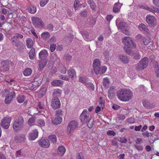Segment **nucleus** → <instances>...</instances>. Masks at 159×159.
I'll list each match as a JSON object with an SVG mask.
<instances>
[{
    "instance_id": "obj_1",
    "label": "nucleus",
    "mask_w": 159,
    "mask_h": 159,
    "mask_svg": "<svg viewBox=\"0 0 159 159\" xmlns=\"http://www.w3.org/2000/svg\"><path fill=\"white\" fill-rule=\"evenodd\" d=\"M117 96L118 99L120 101L128 102L132 99L133 93L129 89H122L118 91Z\"/></svg>"
},
{
    "instance_id": "obj_2",
    "label": "nucleus",
    "mask_w": 159,
    "mask_h": 159,
    "mask_svg": "<svg viewBox=\"0 0 159 159\" xmlns=\"http://www.w3.org/2000/svg\"><path fill=\"white\" fill-rule=\"evenodd\" d=\"M24 119L22 116H19L16 117L12 125L14 131L16 132L22 129L23 127Z\"/></svg>"
},
{
    "instance_id": "obj_3",
    "label": "nucleus",
    "mask_w": 159,
    "mask_h": 159,
    "mask_svg": "<svg viewBox=\"0 0 159 159\" xmlns=\"http://www.w3.org/2000/svg\"><path fill=\"white\" fill-rule=\"evenodd\" d=\"M23 37L22 35L17 34L14 36L11 39L13 43L16 47L17 48V50L18 51H20V49L21 48L22 44L19 39L22 38Z\"/></svg>"
},
{
    "instance_id": "obj_4",
    "label": "nucleus",
    "mask_w": 159,
    "mask_h": 159,
    "mask_svg": "<svg viewBox=\"0 0 159 159\" xmlns=\"http://www.w3.org/2000/svg\"><path fill=\"white\" fill-rule=\"evenodd\" d=\"M148 59L147 57L142 59L136 66V70L138 71L144 69L148 66Z\"/></svg>"
},
{
    "instance_id": "obj_5",
    "label": "nucleus",
    "mask_w": 159,
    "mask_h": 159,
    "mask_svg": "<svg viewBox=\"0 0 159 159\" xmlns=\"http://www.w3.org/2000/svg\"><path fill=\"white\" fill-rule=\"evenodd\" d=\"M11 120V117L9 116H6L2 119L0 125L2 128L7 129L10 126Z\"/></svg>"
},
{
    "instance_id": "obj_6",
    "label": "nucleus",
    "mask_w": 159,
    "mask_h": 159,
    "mask_svg": "<svg viewBox=\"0 0 159 159\" xmlns=\"http://www.w3.org/2000/svg\"><path fill=\"white\" fill-rule=\"evenodd\" d=\"M31 20L35 27L41 29L44 28V24L40 18L38 17H32Z\"/></svg>"
},
{
    "instance_id": "obj_7",
    "label": "nucleus",
    "mask_w": 159,
    "mask_h": 159,
    "mask_svg": "<svg viewBox=\"0 0 159 159\" xmlns=\"http://www.w3.org/2000/svg\"><path fill=\"white\" fill-rule=\"evenodd\" d=\"M122 42L124 44V46L127 45V46H129L130 47H132L134 48H136V46L135 43L129 37H125L122 39Z\"/></svg>"
},
{
    "instance_id": "obj_8",
    "label": "nucleus",
    "mask_w": 159,
    "mask_h": 159,
    "mask_svg": "<svg viewBox=\"0 0 159 159\" xmlns=\"http://www.w3.org/2000/svg\"><path fill=\"white\" fill-rule=\"evenodd\" d=\"M90 116L89 113L86 109L83 110L80 116V119L81 122L84 124L88 120Z\"/></svg>"
},
{
    "instance_id": "obj_9",
    "label": "nucleus",
    "mask_w": 159,
    "mask_h": 159,
    "mask_svg": "<svg viewBox=\"0 0 159 159\" xmlns=\"http://www.w3.org/2000/svg\"><path fill=\"white\" fill-rule=\"evenodd\" d=\"M93 66L95 74L96 75L98 74L99 69L101 66V63L100 60L97 58L95 59L93 61Z\"/></svg>"
},
{
    "instance_id": "obj_10",
    "label": "nucleus",
    "mask_w": 159,
    "mask_h": 159,
    "mask_svg": "<svg viewBox=\"0 0 159 159\" xmlns=\"http://www.w3.org/2000/svg\"><path fill=\"white\" fill-rule=\"evenodd\" d=\"M146 20L147 23L153 27H154L157 25L156 20L153 16L147 15L146 18Z\"/></svg>"
},
{
    "instance_id": "obj_11",
    "label": "nucleus",
    "mask_w": 159,
    "mask_h": 159,
    "mask_svg": "<svg viewBox=\"0 0 159 159\" xmlns=\"http://www.w3.org/2000/svg\"><path fill=\"white\" fill-rule=\"evenodd\" d=\"M51 105L52 107L55 109H58L60 107V102L57 97H55L52 98Z\"/></svg>"
},
{
    "instance_id": "obj_12",
    "label": "nucleus",
    "mask_w": 159,
    "mask_h": 159,
    "mask_svg": "<svg viewBox=\"0 0 159 159\" xmlns=\"http://www.w3.org/2000/svg\"><path fill=\"white\" fill-rule=\"evenodd\" d=\"M78 127V124L75 121H71L68 124L67 127V132L69 134L75 130Z\"/></svg>"
},
{
    "instance_id": "obj_13",
    "label": "nucleus",
    "mask_w": 159,
    "mask_h": 159,
    "mask_svg": "<svg viewBox=\"0 0 159 159\" xmlns=\"http://www.w3.org/2000/svg\"><path fill=\"white\" fill-rule=\"evenodd\" d=\"M41 81L38 78L34 79V80L28 84V87L30 89H34L39 86Z\"/></svg>"
},
{
    "instance_id": "obj_14",
    "label": "nucleus",
    "mask_w": 159,
    "mask_h": 159,
    "mask_svg": "<svg viewBox=\"0 0 159 159\" xmlns=\"http://www.w3.org/2000/svg\"><path fill=\"white\" fill-rule=\"evenodd\" d=\"M116 25L120 30L126 35H129V33L126 28V23L123 22H120L119 23L118 25Z\"/></svg>"
},
{
    "instance_id": "obj_15",
    "label": "nucleus",
    "mask_w": 159,
    "mask_h": 159,
    "mask_svg": "<svg viewBox=\"0 0 159 159\" xmlns=\"http://www.w3.org/2000/svg\"><path fill=\"white\" fill-rule=\"evenodd\" d=\"M38 143L39 146L44 148H48L50 145V142L47 139H41L38 141Z\"/></svg>"
},
{
    "instance_id": "obj_16",
    "label": "nucleus",
    "mask_w": 159,
    "mask_h": 159,
    "mask_svg": "<svg viewBox=\"0 0 159 159\" xmlns=\"http://www.w3.org/2000/svg\"><path fill=\"white\" fill-rule=\"evenodd\" d=\"M116 90V87L112 86L108 90V96L110 99H112L115 96V91Z\"/></svg>"
},
{
    "instance_id": "obj_17",
    "label": "nucleus",
    "mask_w": 159,
    "mask_h": 159,
    "mask_svg": "<svg viewBox=\"0 0 159 159\" xmlns=\"http://www.w3.org/2000/svg\"><path fill=\"white\" fill-rule=\"evenodd\" d=\"M12 63V62L9 61H2L1 63L2 68L4 71H7L9 69L10 65Z\"/></svg>"
},
{
    "instance_id": "obj_18",
    "label": "nucleus",
    "mask_w": 159,
    "mask_h": 159,
    "mask_svg": "<svg viewBox=\"0 0 159 159\" xmlns=\"http://www.w3.org/2000/svg\"><path fill=\"white\" fill-rule=\"evenodd\" d=\"M38 135V132L37 130L36 129H34L29 134V139L30 140H34L37 138Z\"/></svg>"
},
{
    "instance_id": "obj_19",
    "label": "nucleus",
    "mask_w": 159,
    "mask_h": 159,
    "mask_svg": "<svg viewBox=\"0 0 159 159\" xmlns=\"http://www.w3.org/2000/svg\"><path fill=\"white\" fill-rule=\"evenodd\" d=\"M118 59L124 64L127 63L129 61V59L126 55L120 54L118 56Z\"/></svg>"
},
{
    "instance_id": "obj_20",
    "label": "nucleus",
    "mask_w": 159,
    "mask_h": 159,
    "mask_svg": "<svg viewBox=\"0 0 159 159\" xmlns=\"http://www.w3.org/2000/svg\"><path fill=\"white\" fill-rule=\"evenodd\" d=\"M15 93L14 91L10 92V95L6 97L5 99V102L6 104H9L10 103L12 100V98L15 97Z\"/></svg>"
},
{
    "instance_id": "obj_21",
    "label": "nucleus",
    "mask_w": 159,
    "mask_h": 159,
    "mask_svg": "<svg viewBox=\"0 0 159 159\" xmlns=\"http://www.w3.org/2000/svg\"><path fill=\"white\" fill-rule=\"evenodd\" d=\"M67 72L70 78L75 79L76 77V72L74 69L72 68H70L67 70Z\"/></svg>"
},
{
    "instance_id": "obj_22",
    "label": "nucleus",
    "mask_w": 159,
    "mask_h": 159,
    "mask_svg": "<svg viewBox=\"0 0 159 159\" xmlns=\"http://www.w3.org/2000/svg\"><path fill=\"white\" fill-rule=\"evenodd\" d=\"M48 52L45 49L42 50L40 51L39 54V59L41 60L45 59L48 57Z\"/></svg>"
},
{
    "instance_id": "obj_23",
    "label": "nucleus",
    "mask_w": 159,
    "mask_h": 159,
    "mask_svg": "<svg viewBox=\"0 0 159 159\" xmlns=\"http://www.w3.org/2000/svg\"><path fill=\"white\" fill-rule=\"evenodd\" d=\"M63 83L62 80H55L51 82V84L53 86H61L63 85Z\"/></svg>"
},
{
    "instance_id": "obj_24",
    "label": "nucleus",
    "mask_w": 159,
    "mask_h": 159,
    "mask_svg": "<svg viewBox=\"0 0 159 159\" xmlns=\"http://www.w3.org/2000/svg\"><path fill=\"white\" fill-rule=\"evenodd\" d=\"M62 119L60 116H57L52 120V123L54 125H58L62 121Z\"/></svg>"
},
{
    "instance_id": "obj_25",
    "label": "nucleus",
    "mask_w": 159,
    "mask_h": 159,
    "mask_svg": "<svg viewBox=\"0 0 159 159\" xmlns=\"http://www.w3.org/2000/svg\"><path fill=\"white\" fill-rule=\"evenodd\" d=\"M66 151L65 148L62 146H61L58 147L57 149L58 154L61 156L63 155Z\"/></svg>"
},
{
    "instance_id": "obj_26",
    "label": "nucleus",
    "mask_w": 159,
    "mask_h": 159,
    "mask_svg": "<svg viewBox=\"0 0 159 159\" xmlns=\"http://www.w3.org/2000/svg\"><path fill=\"white\" fill-rule=\"evenodd\" d=\"M143 103L144 107L147 108H151L154 107L153 104L147 100L143 101Z\"/></svg>"
},
{
    "instance_id": "obj_27",
    "label": "nucleus",
    "mask_w": 159,
    "mask_h": 159,
    "mask_svg": "<svg viewBox=\"0 0 159 159\" xmlns=\"http://www.w3.org/2000/svg\"><path fill=\"white\" fill-rule=\"evenodd\" d=\"M26 45L28 48H31L33 45V41L31 39L28 38L26 39Z\"/></svg>"
},
{
    "instance_id": "obj_28",
    "label": "nucleus",
    "mask_w": 159,
    "mask_h": 159,
    "mask_svg": "<svg viewBox=\"0 0 159 159\" xmlns=\"http://www.w3.org/2000/svg\"><path fill=\"white\" fill-rule=\"evenodd\" d=\"M15 139L17 142H21L24 141L25 139V134H20L15 137Z\"/></svg>"
},
{
    "instance_id": "obj_29",
    "label": "nucleus",
    "mask_w": 159,
    "mask_h": 159,
    "mask_svg": "<svg viewBox=\"0 0 159 159\" xmlns=\"http://www.w3.org/2000/svg\"><path fill=\"white\" fill-rule=\"evenodd\" d=\"M28 12L31 14H34L36 12V7L35 6L31 5L27 8Z\"/></svg>"
},
{
    "instance_id": "obj_30",
    "label": "nucleus",
    "mask_w": 159,
    "mask_h": 159,
    "mask_svg": "<svg viewBox=\"0 0 159 159\" xmlns=\"http://www.w3.org/2000/svg\"><path fill=\"white\" fill-rule=\"evenodd\" d=\"M138 28L141 31H144L147 33L149 32L147 27L143 24H140L138 26Z\"/></svg>"
},
{
    "instance_id": "obj_31",
    "label": "nucleus",
    "mask_w": 159,
    "mask_h": 159,
    "mask_svg": "<svg viewBox=\"0 0 159 159\" xmlns=\"http://www.w3.org/2000/svg\"><path fill=\"white\" fill-rule=\"evenodd\" d=\"M16 99L19 103H22L25 99V97L23 95H19L17 97Z\"/></svg>"
},
{
    "instance_id": "obj_32",
    "label": "nucleus",
    "mask_w": 159,
    "mask_h": 159,
    "mask_svg": "<svg viewBox=\"0 0 159 159\" xmlns=\"http://www.w3.org/2000/svg\"><path fill=\"white\" fill-rule=\"evenodd\" d=\"M32 72V70L30 68H27L24 70L23 72V75L25 76H27L30 75Z\"/></svg>"
},
{
    "instance_id": "obj_33",
    "label": "nucleus",
    "mask_w": 159,
    "mask_h": 159,
    "mask_svg": "<svg viewBox=\"0 0 159 159\" xmlns=\"http://www.w3.org/2000/svg\"><path fill=\"white\" fill-rule=\"evenodd\" d=\"M120 5H119L118 2L114 4V6L113 8V11L114 12H117L119 11L120 7L122 5V4L119 3Z\"/></svg>"
},
{
    "instance_id": "obj_34",
    "label": "nucleus",
    "mask_w": 159,
    "mask_h": 159,
    "mask_svg": "<svg viewBox=\"0 0 159 159\" xmlns=\"http://www.w3.org/2000/svg\"><path fill=\"white\" fill-rule=\"evenodd\" d=\"M132 47H130L129 46H127L126 45L124 47V49L126 53L129 55H130L132 53Z\"/></svg>"
},
{
    "instance_id": "obj_35",
    "label": "nucleus",
    "mask_w": 159,
    "mask_h": 159,
    "mask_svg": "<svg viewBox=\"0 0 159 159\" xmlns=\"http://www.w3.org/2000/svg\"><path fill=\"white\" fill-rule=\"evenodd\" d=\"M62 93V91L59 89H55L53 90V95L54 96L60 97Z\"/></svg>"
},
{
    "instance_id": "obj_36",
    "label": "nucleus",
    "mask_w": 159,
    "mask_h": 159,
    "mask_svg": "<svg viewBox=\"0 0 159 159\" xmlns=\"http://www.w3.org/2000/svg\"><path fill=\"white\" fill-rule=\"evenodd\" d=\"M50 141L53 143H55L57 142V137L54 134H51L48 137Z\"/></svg>"
},
{
    "instance_id": "obj_37",
    "label": "nucleus",
    "mask_w": 159,
    "mask_h": 159,
    "mask_svg": "<svg viewBox=\"0 0 159 159\" xmlns=\"http://www.w3.org/2000/svg\"><path fill=\"white\" fill-rule=\"evenodd\" d=\"M35 49L34 48H31L30 51L29 52V57L30 59H34L35 55Z\"/></svg>"
},
{
    "instance_id": "obj_38",
    "label": "nucleus",
    "mask_w": 159,
    "mask_h": 159,
    "mask_svg": "<svg viewBox=\"0 0 159 159\" xmlns=\"http://www.w3.org/2000/svg\"><path fill=\"white\" fill-rule=\"evenodd\" d=\"M154 68L157 76L159 77V63L156 62L155 64Z\"/></svg>"
},
{
    "instance_id": "obj_39",
    "label": "nucleus",
    "mask_w": 159,
    "mask_h": 159,
    "mask_svg": "<svg viewBox=\"0 0 159 159\" xmlns=\"http://www.w3.org/2000/svg\"><path fill=\"white\" fill-rule=\"evenodd\" d=\"M85 85L89 89V90L92 91H93L94 89V86L93 84L91 82L87 83L85 84Z\"/></svg>"
},
{
    "instance_id": "obj_40",
    "label": "nucleus",
    "mask_w": 159,
    "mask_h": 159,
    "mask_svg": "<svg viewBox=\"0 0 159 159\" xmlns=\"http://www.w3.org/2000/svg\"><path fill=\"white\" fill-rule=\"evenodd\" d=\"M37 125L38 126L42 127L45 125V122L44 120L42 119H39L37 121Z\"/></svg>"
},
{
    "instance_id": "obj_41",
    "label": "nucleus",
    "mask_w": 159,
    "mask_h": 159,
    "mask_svg": "<svg viewBox=\"0 0 159 159\" xmlns=\"http://www.w3.org/2000/svg\"><path fill=\"white\" fill-rule=\"evenodd\" d=\"M107 69V67L104 66H100L98 74L102 75L105 73Z\"/></svg>"
},
{
    "instance_id": "obj_42",
    "label": "nucleus",
    "mask_w": 159,
    "mask_h": 159,
    "mask_svg": "<svg viewBox=\"0 0 159 159\" xmlns=\"http://www.w3.org/2000/svg\"><path fill=\"white\" fill-rule=\"evenodd\" d=\"M102 83L103 86L104 87L108 88L109 83V79L107 78H104L102 81Z\"/></svg>"
},
{
    "instance_id": "obj_43",
    "label": "nucleus",
    "mask_w": 159,
    "mask_h": 159,
    "mask_svg": "<svg viewBox=\"0 0 159 159\" xmlns=\"http://www.w3.org/2000/svg\"><path fill=\"white\" fill-rule=\"evenodd\" d=\"M41 36L43 39H46L50 37V34L48 32H44L42 33Z\"/></svg>"
},
{
    "instance_id": "obj_44",
    "label": "nucleus",
    "mask_w": 159,
    "mask_h": 159,
    "mask_svg": "<svg viewBox=\"0 0 159 159\" xmlns=\"http://www.w3.org/2000/svg\"><path fill=\"white\" fill-rule=\"evenodd\" d=\"M94 120L93 119L90 118L87 123L88 126L89 128H92L94 125Z\"/></svg>"
},
{
    "instance_id": "obj_45",
    "label": "nucleus",
    "mask_w": 159,
    "mask_h": 159,
    "mask_svg": "<svg viewBox=\"0 0 159 159\" xmlns=\"http://www.w3.org/2000/svg\"><path fill=\"white\" fill-rule=\"evenodd\" d=\"M47 64V62L46 61H42L39 62V68L42 70L45 67Z\"/></svg>"
},
{
    "instance_id": "obj_46",
    "label": "nucleus",
    "mask_w": 159,
    "mask_h": 159,
    "mask_svg": "<svg viewBox=\"0 0 159 159\" xmlns=\"http://www.w3.org/2000/svg\"><path fill=\"white\" fill-rule=\"evenodd\" d=\"M28 124L30 126L33 125L34 122V118L32 117L30 118L28 121Z\"/></svg>"
},
{
    "instance_id": "obj_47",
    "label": "nucleus",
    "mask_w": 159,
    "mask_h": 159,
    "mask_svg": "<svg viewBox=\"0 0 159 159\" xmlns=\"http://www.w3.org/2000/svg\"><path fill=\"white\" fill-rule=\"evenodd\" d=\"M118 139L117 138H115L111 140L112 145L113 146H118Z\"/></svg>"
},
{
    "instance_id": "obj_48",
    "label": "nucleus",
    "mask_w": 159,
    "mask_h": 159,
    "mask_svg": "<svg viewBox=\"0 0 159 159\" xmlns=\"http://www.w3.org/2000/svg\"><path fill=\"white\" fill-rule=\"evenodd\" d=\"M107 134L108 136H115L116 135V133L113 130H109L107 131Z\"/></svg>"
},
{
    "instance_id": "obj_49",
    "label": "nucleus",
    "mask_w": 159,
    "mask_h": 159,
    "mask_svg": "<svg viewBox=\"0 0 159 159\" xmlns=\"http://www.w3.org/2000/svg\"><path fill=\"white\" fill-rule=\"evenodd\" d=\"M150 42V39L148 38H145L143 40V44L145 45H148Z\"/></svg>"
},
{
    "instance_id": "obj_50",
    "label": "nucleus",
    "mask_w": 159,
    "mask_h": 159,
    "mask_svg": "<svg viewBox=\"0 0 159 159\" xmlns=\"http://www.w3.org/2000/svg\"><path fill=\"white\" fill-rule=\"evenodd\" d=\"M79 81L84 84L85 85L87 83L86 82V78L84 77H80L79 78Z\"/></svg>"
},
{
    "instance_id": "obj_51",
    "label": "nucleus",
    "mask_w": 159,
    "mask_h": 159,
    "mask_svg": "<svg viewBox=\"0 0 159 159\" xmlns=\"http://www.w3.org/2000/svg\"><path fill=\"white\" fill-rule=\"evenodd\" d=\"M56 44H52L50 45V49L52 52H53L55 51L56 48Z\"/></svg>"
},
{
    "instance_id": "obj_52",
    "label": "nucleus",
    "mask_w": 159,
    "mask_h": 159,
    "mask_svg": "<svg viewBox=\"0 0 159 159\" xmlns=\"http://www.w3.org/2000/svg\"><path fill=\"white\" fill-rule=\"evenodd\" d=\"M49 0H42L40 2V6L42 7L46 5L48 2Z\"/></svg>"
},
{
    "instance_id": "obj_53",
    "label": "nucleus",
    "mask_w": 159,
    "mask_h": 159,
    "mask_svg": "<svg viewBox=\"0 0 159 159\" xmlns=\"http://www.w3.org/2000/svg\"><path fill=\"white\" fill-rule=\"evenodd\" d=\"M62 111L61 110L59 109L56 111V115L57 116H62Z\"/></svg>"
},
{
    "instance_id": "obj_54",
    "label": "nucleus",
    "mask_w": 159,
    "mask_h": 159,
    "mask_svg": "<svg viewBox=\"0 0 159 159\" xmlns=\"http://www.w3.org/2000/svg\"><path fill=\"white\" fill-rule=\"evenodd\" d=\"M141 57V56L139 53L136 52L134 54V58L135 59H139Z\"/></svg>"
},
{
    "instance_id": "obj_55",
    "label": "nucleus",
    "mask_w": 159,
    "mask_h": 159,
    "mask_svg": "<svg viewBox=\"0 0 159 159\" xmlns=\"http://www.w3.org/2000/svg\"><path fill=\"white\" fill-rule=\"evenodd\" d=\"M127 121L128 123L130 124H133L135 122V120L134 118L131 117L127 119Z\"/></svg>"
},
{
    "instance_id": "obj_56",
    "label": "nucleus",
    "mask_w": 159,
    "mask_h": 159,
    "mask_svg": "<svg viewBox=\"0 0 159 159\" xmlns=\"http://www.w3.org/2000/svg\"><path fill=\"white\" fill-rule=\"evenodd\" d=\"M119 142L122 143H125L127 142V140L124 137H122L120 138Z\"/></svg>"
},
{
    "instance_id": "obj_57",
    "label": "nucleus",
    "mask_w": 159,
    "mask_h": 159,
    "mask_svg": "<svg viewBox=\"0 0 159 159\" xmlns=\"http://www.w3.org/2000/svg\"><path fill=\"white\" fill-rule=\"evenodd\" d=\"M87 11L86 10L82 11L80 14V15L81 17H86L87 16Z\"/></svg>"
},
{
    "instance_id": "obj_58",
    "label": "nucleus",
    "mask_w": 159,
    "mask_h": 159,
    "mask_svg": "<svg viewBox=\"0 0 159 159\" xmlns=\"http://www.w3.org/2000/svg\"><path fill=\"white\" fill-rule=\"evenodd\" d=\"M65 59L67 61H70L72 58V56L69 54H66L64 57Z\"/></svg>"
},
{
    "instance_id": "obj_59",
    "label": "nucleus",
    "mask_w": 159,
    "mask_h": 159,
    "mask_svg": "<svg viewBox=\"0 0 159 159\" xmlns=\"http://www.w3.org/2000/svg\"><path fill=\"white\" fill-rule=\"evenodd\" d=\"M118 118L119 120H123L125 119V117L124 115L120 114L118 116Z\"/></svg>"
},
{
    "instance_id": "obj_60",
    "label": "nucleus",
    "mask_w": 159,
    "mask_h": 159,
    "mask_svg": "<svg viewBox=\"0 0 159 159\" xmlns=\"http://www.w3.org/2000/svg\"><path fill=\"white\" fill-rule=\"evenodd\" d=\"M61 72L63 74H65L66 72V68L65 66H63L60 69Z\"/></svg>"
},
{
    "instance_id": "obj_61",
    "label": "nucleus",
    "mask_w": 159,
    "mask_h": 159,
    "mask_svg": "<svg viewBox=\"0 0 159 159\" xmlns=\"http://www.w3.org/2000/svg\"><path fill=\"white\" fill-rule=\"evenodd\" d=\"M56 41V39L55 37L53 36L51 37L50 39L48 41L49 43H53Z\"/></svg>"
},
{
    "instance_id": "obj_62",
    "label": "nucleus",
    "mask_w": 159,
    "mask_h": 159,
    "mask_svg": "<svg viewBox=\"0 0 159 159\" xmlns=\"http://www.w3.org/2000/svg\"><path fill=\"white\" fill-rule=\"evenodd\" d=\"M79 3V0H75L74 2V8L76 9V8L77 7Z\"/></svg>"
},
{
    "instance_id": "obj_63",
    "label": "nucleus",
    "mask_w": 159,
    "mask_h": 159,
    "mask_svg": "<svg viewBox=\"0 0 159 159\" xmlns=\"http://www.w3.org/2000/svg\"><path fill=\"white\" fill-rule=\"evenodd\" d=\"M90 5V7H91V8L92 9V10L95 11L96 10V4L94 2L92 3Z\"/></svg>"
},
{
    "instance_id": "obj_64",
    "label": "nucleus",
    "mask_w": 159,
    "mask_h": 159,
    "mask_svg": "<svg viewBox=\"0 0 159 159\" xmlns=\"http://www.w3.org/2000/svg\"><path fill=\"white\" fill-rule=\"evenodd\" d=\"M153 3L157 7H159V0H152Z\"/></svg>"
}]
</instances>
